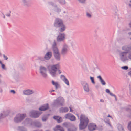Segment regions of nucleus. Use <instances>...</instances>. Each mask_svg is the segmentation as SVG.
<instances>
[{
	"mask_svg": "<svg viewBox=\"0 0 131 131\" xmlns=\"http://www.w3.org/2000/svg\"><path fill=\"white\" fill-rule=\"evenodd\" d=\"M80 129L81 130L84 129L87 126L89 122V120L85 115L82 114L80 117Z\"/></svg>",
	"mask_w": 131,
	"mask_h": 131,
	"instance_id": "f257e3e1",
	"label": "nucleus"
},
{
	"mask_svg": "<svg viewBox=\"0 0 131 131\" xmlns=\"http://www.w3.org/2000/svg\"><path fill=\"white\" fill-rule=\"evenodd\" d=\"M59 65L58 64L54 65L49 66V70L50 74L52 76H55L56 75V72L58 70L59 74L61 73V71L59 69Z\"/></svg>",
	"mask_w": 131,
	"mask_h": 131,
	"instance_id": "f03ea898",
	"label": "nucleus"
},
{
	"mask_svg": "<svg viewBox=\"0 0 131 131\" xmlns=\"http://www.w3.org/2000/svg\"><path fill=\"white\" fill-rule=\"evenodd\" d=\"M119 56L121 60L125 62L129 60L128 52H125L120 53Z\"/></svg>",
	"mask_w": 131,
	"mask_h": 131,
	"instance_id": "7ed1b4c3",
	"label": "nucleus"
},
{
	"mask_svg": "<svg viewBox=\"0 0 131 131\" xmlns=\"http://www.w3.org/2000/svg\"><path fill=\"white\" fill-rule=\"evenodd\" d=\"M56 44L55 42L54 43L53 45V52L54 53V57L57 60H59L60 59V56L59 52L58 49L56 47Z\"/></svg>",
	"mask_w": 131,
	"mask_h": 131,
	"instance_id": "20e7f679",
	"label": "nucleus"
},
{
	"mask_svg": "<svg viewBox=\"0 0 131 131\" xmlns=\"http://www.w3.org/2000/svg\"><path fill=\"white\" fill-rule=\"evenodd\" d=\"M25 116L26 115L25 114H18L14 119V121L17 123L20 122Z\"/></svg>",
	"mask_w": 131,
	"mask_h": 131,
	"instance_id": "39448f33",
	"label": "nucleus"
},
{
	"mask_svg": "<svg viewBox=\"0 0 131 131\" xmlns=\"http://www.w3.org/2000/svg\"><path fill=\"white\" fill-rule=\"evenodd\" d=\"M46 71V69L45 67L42 66H41L40 67V72L42 76L46 78L47 77Z\"/></svg>",
	"mask_w": 131,
	"mask_h": 131,
	"instance_id": "423d86ee",
	"label": "nucleus"
},
{
	"mask_svg": "<svg viewBox=\"0 0 131 131\" xmlns=\"http://www.w3.org/2000/svg\"><path fill=\"white\" fill-rule=\"evenodd\" d=\"M63 24V22L59 18H56L55 20L54 25L56 27H58Z\"/></svg>",
	"mask_w": 131,
	"mask_h": 131,
	"instance_id": "0eeeda50",
	"label": "nucleus"
},
{
	"mask_svg": "<svg viewBox=\"0 0 131 131\" xmlns=\"http://www.w3.org/2000/svg\"><path fill=\"white\" fill-rule=\"evenodd\" d=\"M56 103H58L60 105H63L64 103V100L63 99L62 97H59L57 100H55L54 102V104H55Z\"/></svg>",
	"mask_w": 131,
	"mask_h": 131,
	"instance_id": "6e6552de",
	"label": "nucleus"
},
{
	"mask_svg": "<svg viewBox=\"0 0 131 131\" xmlns=\"http://www.w3.org/2000/svg\"><path fill=\"white\" fill-rule=\"evenodd\" d=\"M65 117L66 118H68L72 121H74L76 119L75 117L70 113L67 114L65 115Z\"/></svg>",
	"mask_w": 131,
	"mask_h": 131,
	"instance_id": "1a4fd4ad",
	"label": "nucleus"
},
{
	"mask_svg": "<svg viewBox=\"0 0 131 131\" xmlns=\"http://www.w3.org/2000/svg\"><path fill=\"white\" fill-rule=\"evenodd\" d=\"M96 127V124L93 123H90L88 126L89 129L90 131H93L95 130Z\"/></svg>",
	"mask_w": 131,
	"mask_h": 131,
	"instance_id": "9d476101",
	"label": "nucleus"
},
{
	"mask_svg": "<svg viewBox=\"0 0 131 131\" xmlns=\"http://www.w3.org/2000/svg\"><path fill=\"white\" fill-rule=\"evenodd\" d=\"M65 38V35L64 34H60L57 38V40L60 41L63 40Z\"/></svg>",
	"mask_w": 131,
	"mask_h": 131,
	"instance_id": "9b49d317",
	"label": "nucleus"
},
{
	"mask_svg": "<svg viewBox=\"0 0 131 131\" xmlns=\"http://www.w3.org/2000/svg\"><path fill=\"white\" fill-rule=\"evenodd\" d=\"M41 113H39L37 111L32 112L31 113L30 116L34 118H37L38 117Z\"/></svg>",
	"mask_w": 131,
	"mask_h": 131,
	"instance_id": "f8f14e48",
	"label": "nucleus"
},
{
	"mask_svg": "<svg viewBox=\"0 0 131 131\" xmlns=\"http://www.w3.org/2000/svg\"><path fill=\"white\" fill-rule=\"evenodd\" d=\"M61 78L67 85H69V83L68 80L65 76L63 75H61Z\"/></svg>",
	"mask_w": 131,
	"mask_h": 131,
	"instance_id": "ddd939ff",
	"label": "nucleus"
},
{
	"mask_svg": "<svg viewBox=\"0 0 131 131\" xmlns=\"http://www.w3.org/2000/svg\"><path fill=\"white\" fill-rule=\"evenodd\" d=\"M48 104H45L40 107L39 110L41 111H44L48 109Z\"/></svg>",
	"mask_w": 131,
	"mask_h": 131,
	"instance_id": "4468645a",
	"label": "nucleus"
},
{
	"mask_svg": "<svg viewBox=\"0 0 131 131\" xmlns=\"http://www.w3.org/2000/svg\"><path fill=\"white\" fill-rule=\"evenodd\" d=\"M122 49L124 51H128L131 50V46L127 45H125L122 47Z\"/></svg>",
	"mask_w": 131,
	"mask_h": 131,
	"instance_id": "2eb2a0df",
	"label": "nucleus"
},
{
	"mask_svg": "<svg viewBox=\"0 0 131 131\" xmlns=\"http://www.w3.org/2000/svg\"><path fill=\"white\" fill-rule=\"evenodd\" d=\"M68 51L67 46L66 45H65L63 48L61 53L63 54H64L67 52Z\"/></svg>",
	"mask_w": 131,
	"mask_h": 131,
	"instance_id": "dca6fc26",
	"label": "nucleus"
},
{
	"mask_svg": "<svg viewBox=\"0 0 131 131\" xmlns=\"http://www.w3.org/2000/svg\"><path fill=\"white\" fill-rule=\"evenodd\" d=\"M52 55L51 53L48 52L47 53L45 56V58L46 60L49 59L51 57Z\"/></svg>",
	"mask_w": 131,
	"mask_h": 131,
	"instance_id": "f3484780",
	"label": "nucleus"
},
{
	"mask_svg": "<svg viewBox=\"0 0 131 131\" xmlns=\"http://www.w3.org/2000/svg\"><path fill=\"white\" fill-rule=\"evenodd\" d=\"M54 131L59 130L60 131H64V129L59 125L57 126L54 129Z\"/></svg>",
	"mask_w": 131,
	"mask_h": 131,
	"instance_id": "a211bd4d",
	"label": "nucleus"
},
{
	"mask_svg": "<svg viewBox=\"0 0 131 131\" xmlns=\"http://www.w3.org/2000/svg\"><path fill=\"white\" fill-rule=\"evenodd\" d=\"M24 94L25 95H30L32 94L33 92L32 90H27L23 92Z\"/></svg>",
	"mask_w": 131,
	"mask_h": 131,
	"instance_id": "6ab92c4d",
	"label": "nucleus"
},
{
	"mask_svg": "<svg viewBox=\"0 0 131 131\" xmlns=\"http://www.w3.org/2000/svg\"><path fill=\"white\" fill-rule=\"evenodd\" d=\"M59 27V30L60 32H63L66 29V27L63 24Z\"/></svg>",
	"mask_w": 131,
	"mask_h": 131,
	"instance_id": "aec40b11",
	"label": "nucleus"
},
{
	"mask_svg": "<svg viewBox=\"0 0 131 131\" xmlns=\"http://www.w3.org/2000/svg\"><path fill=\"white\" fill-rule=\"evenodd\" d=\"M54 119L57 120L58 123H60L62 121V118L58 116H54L53 117Z\"/></svg>",
	"mask_w": 131,
	"mask_h": 131,
	"instance_id": "412c9836",
	"label": "nucleus"
},
{
	"mask_svg": "<svg viewBox=\"0 0 131 131\" xmlns=\"http://www.w3.org/2000/svg\"><path fill=\"white\" fill-rule=\"evenodd\" d=\"M52 85L55 86L56 89H57L59 87V85L57 82H55L54 81L52 80Z\"/></svg>",
	"mask_w": 131,
	"mask_h": 131,
	"instance_id": "4be33fe9",
	"label": "nucleus"
},
{
	"mask_svg": "<svg viewBox=\"0 0 131 131\" xmlns=\"http://www.w3.org/2000/svg\"><path fill=\"white\" fill-rule=\"evenodd\" d=\"M68 111V109L67 107H62L61 108L60 110L61 112H67Z\"/></svg>",
	"mask_w": 131,
	"mask_h": 131,
	"instance_id": "5701e85b",
	"label": "nucleus"
},
{
	"mask_svg": "<svg viewBox=\"0 0 131 131\" xmlns=\"http://www.w3.org/2000/svg\"><path fill=\"white\" fill-rule=\"evenodd\" d=\"M97 78L100 79L102 85H105L106 84L105 81L100 76H98Z\"/></svg>",
	"mask_w": 131,
	"mask_h": 131,
	"instance_id": "b1692460",
	"label": "nucleus"
},
{
	"mask_svg": "<svg viewBox=\"0 0 131 131\" xmlns=\"http://www.w3.org/2000/svg\"><path fill=\"white\" fill-rule=\"evenodd\" d=\"M84 90L86 92H88L89 91V89L88 87V85L86 84L84 87Z\"/></svg>",
	"mask_w": 131,
	"mask_h": 131,
	"instance_id": "393cba45",
	"label": "nucleus"
},
{
	"mask_svg": "<svg viewBox=\"0 0 131 131\" xmlns=\"http://www.w3.org/2000/svg\"><path fill=\"white\" fill-rule=\"evenodd\" d=\"M128 128L129 131H131V122L129 123L128 126Z\"/></svg>",
	"mask_w": 131,
	"mask_h": 131,
	"instance_id": "a878e982",
	"label": "nucleus"
},
{
	"mask_svg": "<svg viewBox=\"0 0 131 131\" xmlns=\"http://www.w3.org/2000/svg\"><path fill=\"white\" fill-rule=\"evenodd\" d=\"M128 52L129 59L131 60V51Z\"/></svg>",
	"mask_w": 131,
	"mask_h": 131,
	"instance_id": "bb28decb",
	"label": "nucleus"
},
{
	"mask_svg": "<svg viewBox=\"0 0 131 131\" xmlns=\"http://www.w3.org/2000/svg\"><path fill=\"white\" fill-rule=\"evenodd\" d=\"M90 78L91 80V81H92V82L93 84H94L95 82L94 81V78L93 77H90Z\"/></svg>",
	"mask_w": 131,
	"mask_h": 131,
	"instance_id": "cd10ccee",
	"label": "nucleus"
},
{
	"mask_svg": "<svg viewBox=\"0 0 131 131\" xmlns=\"http://www.w3.org/2000/svg\"><path fill=\"white\" fill-rule=\"evenodd\" d=\"M60 2L61 4H64L65 3V0H60Z\"/></svg>",
	"mask_w": 131,
	"mask_h": 131,
	"instance_id": "c85d7f7f",
	"label": "nucleus"
},
{
	"mask_svg": "<svg viewBox=\"0 0 131 131\" xmlns=\"http://www.w3.org/2000/svg\"><path fill=\"white\" fill-rule=\"evenodd\" d=\"M122 68L123 69L127 70L128 69V67L126 66L122 67Z\"/></svg>",
	"mask_w": 131,
	"mask_h": 131,
	"instance_id": "c756f323",
	"label": "nucleus"
},
{
	"mask_svg": "<svg viewBox=\"0 0 131 131\" xmlns=\"http://www.w3.org/2000/svg\"><path fill=\"white\" fill-rule=\"evenodd\" d=\"M3 57L5 60H7L8 59V57L7 56L5 55V54H3Z\"/></svg>",
	"mask_w": 131,
	"mask_h": 131,
	"instance_id": "7c9ffc66",
	"label": "nucleus"
},
{
	"mask_svg": "<svg viewBox=\"0 0 131 131\" xmlns=\"http://www.w3.org/2000/svg\"><path fill=\"white\" fill-rule=\"evenodd\" d=\"M2 67L3 69H5V65L3 64H2Z\"/></svg>",
	"mask_w": 131,
	"mask_h": 131,
	"instance_id": "2f4dec72",
	"label": "nucleus"
},
{
	"mask_svg": "<svg viewBox=\"0 0 131 131\" xmlns=\"http://www.w3.org/2000/svg\"><path fill=\"white\" fill-rule=\"evenodd\" d=\"M87 16L88 17H90L91 16V15L90 14H89L88 13H87Z\"/></svg>",
	"mask_w": 131,
	"mask_h": 131,
	"instance_id": "473e14b6",
	"label": "nucleus"
},
{
	"mask_svg": "<svg viewBox=\"0 0 131 131\" xmlns=\"http://www.w3.org/2000/svg\"><path fill=\"white\" fill-rule=\"evenodd\" d=\"M80 2L82 3H84L85 1V0H78Z\"/></svg>",
	"mask_w": 131,
	"mask_h": 131,
	"instance_id": "72a5a7b5",
	"label": "nucleus"
},
{
	"mask_svg": "<svg viewBox=\"0 0 131 131\" xmlns=\"http://www.w3.org/2000/svg\"><path fill=\"white\" fill-rule=\"evenodd\" d=\"M72 108H73V107H71V106H70L69 107V108H70V112H73V110H72Z\"/></svg>",
	"mask_w": 131,
	"mask_h": 131,
	"instance_id": "f704fd0d",
	"label": "nucleus"
},
{
	"mask_svg": "<svg viewBox=\"0 0 131 131\" xmlns=\"http://www.w3.org/2000/svg\"><path fill=\"white\" fill-rule=\"evenodd\" d=\"M47 118L43 117H42V119L43 121H45L47 119Z\"/></svg>",
	"mask_w": 131,
	"mask_h": 131,
	"instance_id": "c9c22d12",
	"label": "nucleus"
},
{
	"mask_svg": "<svg viewBox=\"0 0 131 131\" xmlns=\"http://www.w3.org/2000/svg\"><path fill=\"white\" fill-rule=\"evenodd\" d=\"M106 92L108 93H109L110 92V90L108 89H107L106 90Z\"/></svg>",
	"mask_w": 131,
	"mask_h": 131,
	"instance_id": "e433bc0d",
	"label": "nucleus"
},
{
	"mask_svg": "<svg viewBox=\"0 0 131 131\" xmlns=\"http://www.w3.org/2000/svg\"><path fill=\"white\" fill-rule=\"evenodd\" d=\"M109 93H110V94L111 95H112V96H114V97H115V99H116V96L115 95H113V94H112V93H110V92Z\"/></svg>",
	"mask_w": 131,
	"mask_h": 131,
	"instance_id": "4c0bfd02",
	"label": "nucleus"
},
{
	"mask_svg": "<svg viewBox=\"0 0 131 131\" xmlns=\"http://www.w3.org/2000/svg\"><path fill=\"white\" fill-rule=\"evenodd\" d=\"M10 92L13 94H15V91L13 90H11L10 91Z\"/></svg>",
	"mask_w": 131,
	"mask_h": 131,
	"instance_id": "58836bf2",
	"label": "nucleus"
},
{
	"mask_svg": "<svg viewBox=\"0 0 131 131\" xmlns=\"http://www.w3.org/2000/svg\"><path fill=\"white\" fill-rule=\"evenodd\" d=\"M129 88L130 91V94L131 95V84L129 85Z\"/></svg>",
	"mask_w": 131,
	"mask_h": 131,
	"instance_id": "ea45409f",
	"label": "nucleus"
},
{
	"mask_svg": "<svg viewBox=\"0 0 131 131\" xmlns=\"http://www.w3.org/2000/svg\"><path fill=\"white\" fill-rule=\"evenodd\" d=\"M6 15L7 16H10V14H6Z\"/></svg>",
	"mask_w": 131,
	"mask_h": 131,
	"instance_id": "a19ab883",
	"label": "nucleus"
},
{
	"mask_svg": "<svg viewBox=\"0 0 131 131\" xmlns=\"http://www.w3.org/2000/svg\"><path fill=\"white\" fill-rule=\"evenodd\" d=\"M100 101L101 102H104V100L103 99H101Z\"/></svg>",
	"mask_w": 131,
	"mask_h": 131,
	"instance_id": "79ce46f5",
	"label": "nucleus"
},
{
	"mask_svg": "<svg viewBox=\"0 0 131 131\" xmlns=\"http://www.w3.org/2000/svg\"><path fill=\"white\" fill-rule=\"evenodd\" d=\"M129 25L130 27H131V21L129 24Z\"/></svg>",
	"mask_w": 131,
	"mask_h": 131,
	"instance_id": "37998d69",
	"label": "nucleus"
},
{
	"mask_svg": "<svg viewBox=\"0 0 131 131\" xmlns=\"http://www.w3.org/2000/svg\"><path fill=\"white\" fill-rule=\"evenodd\" d=\"M0 64H1V65L2 64H3L1 61H0Z\"/></svg>",
	"mask_w": 131,
	"mask_h": 131,
	"instance_id": "c03bdc74",
	"label": "nucleus"
},
{
	"mask_svg": "<svg viewBox=\"0 0 131 131\" xmlns=\"http://www.w3.org/2000/svg\"><path fill=\"white\" fill-rule=\"evenodd\" d=\"M108 117H111L110 115H108V116H107Z\"/></svg>",
	"mask_w": 131,
	"mask_h": 131,
	"instance_id": "a18cd8bd",
	"label": "nucleus"
},
{
	"mask_svg": "<svg viewBox=\"0 0 131 131\" xmlns=\"http://www.w3.org/2000/svg\"><path fill=\"white\" fill-rule=\"evenodd\" d=\"M3 18H5V16H4Z\"/></svg>",
	"mask_w": 131,
	"mask_h": 131,
	"instance_id": "49530a36",
	"label": "nucleus"
},
{
	"mask_svg": "<svg viewBox=\"0 0 131 131\" xmlns=\"http://www.w3.org/2000/svg\"><path fill=\"white\" fill-rule=\"evenodd\" d=\"M77 115V116L79 118V116L78 115Z\"/></svg>",
	"mask_w": 131,
	"mask_h": 131,
	"instance_id": "de8ad7c7",
	"label": "nucleus"
},
{
	"mask_svg": "<svg viewBox=\"0 0 131 131\" xmlns=\"http://www.w3.org/2000/svg\"><path fill=\"white\" fill-rule=\"evenodd\" d=\"M129 34H131V32H130L129 33Z\"/></svg>",
	"mask_w": 131,
	"mask_h": 131,
	"instance_id": "09e8293b",
	"label": "nucleus"
},
{
	"mask_svg": "<svg viewBox=\"0 0 131 131\" xmlns=\"http://www.w3.org/2000/svg\"><path fill=\"white\" fill-rule=\"evenodd\" d=\"M54 90H53L52 91H53V92H54Z\"/></svg>",
	"mask_w": 131,
	"mask_h": 131,
	"instance_id": "8fccbe9b",
	"label": "nucleus"
},
{
	"mask_svg": "<svg viewBox=\"0 0 131 131\" xmlns=\"http://www.w3.org/2000/svg\"><path fill=\"white\" fill-rule=\"evenodd\" d=\"M1 75H0V77H1Z\"/></svg>",
	"mask_w": 131,
	"mask_h": 131,
	"instance_id": "3c124183",
	"label": "nucleus"
},
{
	"mask_svg": "<svg viewBox=\"0 0 131 131\" xmlns=\"http://www.w3.org/2000/svg\"><path fill=\"white\" fill-rule=\"evenodd\" d=\"M130 2H131V1H130Z\"/></svg>",
	"mask_w": 131,
	"mask_h": 131,
	"instance_id": "603ef678",
	"label": "nucleus"
}]
</instances>
